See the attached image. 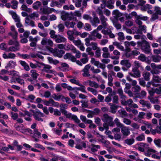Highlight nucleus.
<instances>
[{"label":"nucleus","instance_id":"338daca9","mask_svg":"<svg viewBox=\"0 0 161 161\" xmlns=\"http://www.w3.org/2000/svg\"><path fill=\"white\" fill-rule=\"evenodd\" d=\"M138 59L142 62H144L146 60V57L143 54H141L138 57Z\"/></svg>","mask_w":161,"mask_h":161},{"label":"nucleus","instance_id":"473e14b6","mask_svg":"<svg viewBox=\"0 0 161 161\" xmlns=\"http://www.w3.org/2000/svg\"><path fill=\"white\" fill-rule=\"evenodd\" d=\"M135 142L134 139L133 138H127L124 141V143L130 146L133 144Z\"/></svg>","mask_w":161,"mask_h":161},{"label":"nucleus","instance_id":"e2e57ef3","mask_svg":"<svg viewBox=\"0 0 161 161\" xmlns=\"http://www.w3.org/2000/svg\"><path fill=\"white\" fill-rule=\"evenodd\" d=\"M69 14L67 13H64L62 14L61 18L63 20H65L69 18Z\"/></svg>","mask_w":161,"mask_h":161},{"label":"nucleus","instance_id":"39448f33","mask_svg":"<svg viewBox=\"0 0 161 161\" xmlns=\"http://www.w3.org/2000/svg\"><path fill=\"white\" fill-rule=\"evenodd\" d=\"M151 66L152 69L151 71V73L153 75L159 74L160 73V69H161V64L156 65L154 63L151 64Z\"/></svg>","mask_w":161,"mask_h":161},{"label":"nucleus","instance_id":"4be33fe9","mask_svg":"<svg viewBox=\"0 0 161 161\" xmlns=\"http://www.w3.org/2000/svg\"><path fill=\"white\" fill-rule=\"evenodd\" d=\"M120 64L122 66H124L128 68H130L131 65V63L128 60L124 59L121 61Z\"/></svg>","mask_w":161,"mask_h":161},{"label":"nucleus","instance_id":"20e7f679","mask_svg":"<svg viewBox=\"0 0 161 161\" xmlns=\"http://www.w3.org/2000/svg\"><path fill=\"white\" fill-rule=\"evenodd\" d=\"M32 112L33 114V115L34 119L39 121H43V119L41 118L42 117H44L45 116L44 114L39 110L36 109V110H32Z\"/></svg>","mask_w":161,"mask_h":161},{"label":"nucleus","instance_id":"a19ab883","mask_svg":"<svg viewBox=\"0 0 161 161\" xmlns=\"http://www.w3.org/2000/svg\"><path fill=\"white\" fill-rule=\"evenodd\" d=\"M16 63L15 61L11 60L7 64L6 68L7 67L13 68L16 65Z\"/></svg>","mask_w":161,"mask_h":161},{"label":"nucleus","instance_id":"72a5a7b5","mask_svg":"<svg viewBox=\"0 0 161 161\" xmlns=\"http://www.w3.org/2000/svg\"><path fill=\"white\" fill-rule=\"evenodd\" d=\"M65 25L67 28H74L75 25V23L74 22H69L66 21L65 22Z\"/></svg>","mask_w":161,"mask_h":161},{"label":"nucleus","instance_id":"c03bdc74","mask_svg":"<svg viewBox=\"0 0 161 161\" xmlns=\"http://www.w3.org/2000/svg\"><path fill=\"white\" fill-rule=\"evenodd\" d=\"M48 59L49 62L51 64H53L54 65H56L59 63L58 61L56 59H53L51 57H48Z\"/></svg>","mask_w":161,"mask_h":161},{"label":"nucleus","instance_id":"58836bf2","mask_svg":"<svg viewBox=\"0 0 161 161\" xmlns=\"http://www.w3.org/2000/svg\"><path fill=\"white\" fill-rule=\"evenodd\" d=\"M118 93L122 99L125 98L126 96L123 95V92L121 88H119L118 89Z\"/></svg>","mask_w":161,"mask_h":161},{"label":"nucleus","instance_id":"f257e3e1","mask_svg":"<svg viewBox=\"0 0 161 161\" xmlns=\"http://www.w3.org/2000/svg\"><path fill=\"white\" fill-rule=\"evenodd\" d=\"M97 13L99 15V19L101 24L104 28L108 27V24L107 23L108 19L103 15L104 14L106 16H109L111 14L110 11L108 9L105 8L103 6V4H101L100 6L98 7L96 10Z\"/></svg>","mask_w":161,"mask_h":161},{"label":"nucleus","instance_id":"f704fd0d","mask_svg":"<svg viewBox=\"0 0 161 161\" xmlns=\"http://www.w3.org/2000/svg\"><path fill=\"white\" fill-rule=\"evenodd\" d=\"M29 40L31 42L36 43L37 42L40 40V38L38 36H36L35 37L33 38L31 36H29Z\"/></svg>","mask_w":161,"mask_h":161},{"label":"nucleus","instance_id":"ea45409f","mask_svg":"<svg viewBox=\"0 0 161 161\" xmlns=\"http://www.w3.org/2000/svg\"><path fill=\"white\" fill-rule=\"evenodd\" d=\"M76 79V78L75 77L72 79H69V80L72 84H75L77 85H80V81L78 80H77Z\"/></svg>","mask_w":161,"mask_h":161},{"label":"nucleus","instance_id":"a211bd4d","mask_svg":"<svg viewBox=\"0 0 161 161\" xmlns=\"http://www.w3.org/2000/svg\"><path fill=\"white\" fill-rule=\"evenodd\" d=\"M121 128V132L124 136L127 137L130 134V131L128 127L124 125Z\"/></svg>","mask_w":161,"mask_h":161},{"label":"nucleus","instance_id":"412c9836","mask_svg":"<svg viewBox=\"0 0 161 161\" xmlns=\"http://www.w3.org/2000/svg\"><path fill=\"white\" fill-rule=\"evenodd\" d=\"M90 22L93 26L96 27L97 24L100 23L99 18L96 16L94 17L93 19L92 18Z\"/></svg>","mask_w":161,"mask_h":161},{"label":"nucleus","instance_id":"a878e982","mask_svg":"<svg viewBox=\"0 0 161 161\" xmlns=\"http://www.w3.org/2000/svg\"><path fill=\"white\" fill-rule=\"evenodd\" d=\"M152 61L155 63L159 62L161 60V56L158 55H152L151 56Z\"/></svg>","mask_w":161,"mask_h":161},{"label":"nucleus","instance_id":"393cba45","mask_svg":"<svg viewBox=\"0 0 161 161\" xmlns=\"http://www.w3.org/2000/svg\"><path fill=\"white\" fill-rule=\"evenodd\" d=\"M118 113L122 118H125L128 116V114L124 109H121L119 110Z\"/></svg>","mask_w":161,"mask_h":161},{"label":"nucleus","instance_id":"de8ad7c7","mask_svg":"<svg viewBox=\"0 0 161 161\" xmlns=\"http://www.w3.org/2000/svg\"><path fill=\"white\" fill-rule=\"evenodd\" d=\"M154 142L155 145L158 147H161V139H155L154 140Z\"/></svg>","mask_w":161,"mask_h":161},{"label":"nucleus","instance_id":"5701e85b","mask_svg":"<svg viewBox=\"0 0 161 161\" xmlns=\"http://www.w3.org/2000/svg\"><path fill=\"white\" fill-rule=\"evenodd\" d=\"M3 57L5 59L10 58L14 59L16 57L15 54L12 53H9L8 54L4 53L3 55Z\"/></svg>","mask_w":161,"mask_h":161},{"label":"nucleus","instance_id":"f03ea898","mask_svg":"<svg viewBox=\"0 0 161 161\" xmlns=\"http://www.w3.org/2000/svg\"><path fill=\"white\" fill-rule=\"evenodd\" d=\"M60 111L61 113L64 114L67 119H71L76 123H79L80 121L76 115L72 114L71 113L68 112L65 109L68 108V105L64 104H61L60 106Z\"/></svg>","mask_w":161,"mask_h":161},{"label":"nucleus","instance_id":"9b49d317","mask_svg":"<svg viewBox=\"0 0 161 161\" xmlns=\"http://www.w3.org/2000/svg\"><path fill=\"white\" fill-rule=\"evenodd\" d=\"M20 49V45L19 43L16 42V45L14 46H12L7 48L6 49V51L7 52H15L19 50Z\"/></svg>","mask_w":161,"mask_h":161},{"label":"nucleus","instance_id":"5fc2aeb1","mask_svg":"<svg viewBox=\"0 0 161 161\" xmlns=\"http://www.w3.org/2000/svg\"><path fill=\"white\" fill-rule=\"evenodd\" d=\"M41 3L39 1H36L32 5V7L35 9H37L41 6Z\"/></svg>","mask_w":161,"mask_h":161},{"label":"nucleus","instance_id":"aec40b11","mask_svg":"<svg viewBox=\"0 0 161 161\" xmlns=\"http://www.w3.org/2000/svg\"><path fill=\"white\" fill-rule=\"evenodd\" d=\"M64 59H68L73 62H75L76 61V58L71 53H67L64 56Z\"/></svg>","mask_w":161,"mask_h":161},{"label":"nucleus","instance_id":"c756f323","mask_svg":"<svg viewBox=\"0 0 161 161\" xmlns=\"http://www.w3.org/2000/svg\"><path fill=\"white\" fill-rule=\"evenodd\" d=\"M9 13L12 16L13 19L15 21H19V18L18 16L16 13L12 11H9Z\"/></svg>","mask_w":161,"mask_h":161},{"label":"nucleus","instance_id":"49530a36","mask_svg":"<svg viewBox=\"0 0 161 161\" xmlns=\"http://www.w3.org/2000/svg\"><path fill=\"white\" fill-rule=\"evenodd\" d=\"M119 106L115 104L111 105L110 107L111 112L113 114H114L116 112V110L118 108Z\"/></svg>","mask_w":161,"mask_h":161},{"label":"nucleus","instance_id":"a18cd8bd","mask_svg":"<svg viewBox=\"0 0 161 161\" xmlns=\"http://www.w3.org/2000/svg\"><path fill=\"white\" fill-rule=\"evenodd\" d=\"M118 37V39L119 41H122L125 39L124 35L123 32H120L117 33Z\"/></svg>","mask_w":161,"mask_h":161},{"label":"nucleus","instance_id":"bf43d9fd","mask_svg":"<svg viewBox=\"0 0 161 161\" xmlns=\"http://www.w3.org/2000/svg\"><path fill=\"white\" fill-rule=\"evenodd\" d=\"M86 51L88 53V55H90L91 57H92L94 55V53L92 50V49L90 47H88L86 49Z\"/></svg>","mask_w":161,"mask_h":161},{"label":"nucleus","instance_id":"2eb2a0df","mask_svg":"<svg viewBox=\"0 0 161 161\" xmlns=\"http://www.w3.org/2000/svg\"><path fill=\"white\" fill-rule=\"evenodd\" d=\"M54 40L57 43H64L66 42L67 41L66 38L60 35H57Z\"/></svg>","mask_w":161,"mask_h":161},{"label":"nucleus","instance_id":"cd10ccee","mask_svg":"<svg viewBox=\"0 0 161 161\" xmlns=\"http://www.w3.org/2000/svg\"><path fill=\"white\" fill-rule=\"evenodd\" d=\"M53 98L56 100L59 101L61 99L62 101H64V96L62 95H58L54 94L53 95Z\"/></svg>","mask_w":161,"mask_h":161},{"label":"nucleus","instance_id":"423d86ee","mask_svg":"<svg viewBox=\"0 0 161 161\" xmlns=\"http://www.w3.org/2000/svg\"><path fill=\"white\" fill-rule=\"evenodd\" d=\"M113 119L112 118L106 114H103V118L102 119L103 122L108 123L109 125L111 126H113L114 125V123L113 121Z\"/></svg>","mask_w":161,"mask_h":161},{"label":"nucleus","instance_id":"ddd939ff","mask_svg":"<svg viewBox=\"0 0 161 161\" xmlns=\"http://www.w3.org/2000/svg\"><path fill=\"white\" fill-rule=\"evenodd\" d=\"M44 66L42 69V71L48 73H53L55 71L54 70L51 69L52 68L50 65L42 64Z\"/></svg>","mask_w":161,"mask_h":161},{"label":"nucleus","instance_id":"37998d69","mask_svg":"<svg viewBox=\"0 0 161 161\" xmlns=\"http://www.w3.org/2000/svg\"><path fill=\"white\" fill-rule=\"evenodd\" d=\"M114 122L116 124V126L118 127H122L124 125L123 124L120 122L119 120L117 118L115 119L114 120Z\"/></svg>","mask_w":161,"mask_h":161},{"label":"nucleus","instance_id":"0eeeda50","mask_svg":"<svg viewBox=\"0 0 161 161\" xmlns=\"http://www.w3.org/2000/svg\"><path fill=\"white\" fill-rule=\"evenodd\" d=\"M91 63L92 64L96 66L97 68H100L102 69L103 70H104L106 68L105 64L100 63L98 61L96 60L95 59L93 58H91Z\"/></svg>","mask_w":161,"mask_h":161},{"label":"nucleus","instance_id":"b1692460","mask_svg":"<svg viewBox=\"0 0 161 161\" xmlns=\"http://www.w3.org/2000/svg\"><path fill=\"white\" fill-rule=\"evenodd\" d=\"M39 15L38 13L36 12H34L32 13L29 14L28 16L31 19L34 20H38L39 19Z\"/></svg>","mask_w":161,"mask_h":161},{"label":"nucleus","instance_id":"680f3d73","mask_svg":"<svg viewBox=\"0 0 161 161\" xmlns=\"http://www.w3.org/2000/svg\"><path fill=\"white\" fill-rule=\"evenodd\" d=\"M40 11L41 14H48L47 8H41Z\"/></svg>","mask_w":161,"mask_h":161},{"label":"nucleus","instance_id":"e433bc0d","mask_svg":"<svg viewBox=\"0 0 161 161\" xmlns=\"http://www.w3.org/2000/svg\"><path fill=\"white\" fill-rule=\"evenodd\" d=\"M92 40L93 39L92 38L91 36H90L89 38H86L85 39V45L87 47L91 46V42H90V41Z\"/></svg>","mask_w":161,"mask_h":161},{"label":"nucleus","instance_id":"c9c22d12","mask_svg":"<svg viewBox=\"0 0 161 161\" xmlns=\"http://www.w3.org/2000/svg\"><path fill=\"white\" fill-rule=\"evenodd\" d=\"M91 146L92 147L91 148V151L92 152H97V149H99L100 148L99 145H94L93 144H91Z\"/></svg>","mask_w":161,"mask_h":161},{"label":"nucleus","instance_id":"4c0bfd02","mask_svg":"<svg viewBox=\"0 0 161 161\" xmlns=\"http://www.w3.org/2000/svg\"><path fill=\"white\" fill-rule=\"evenodd\" d=\"M113 44L114 45L116 46L120 50L123 51L124 49V47L121 46L120 44L117 42H113Z\"/></svg>","mask_w":161,"mask_h":161},{"label":"nucleus","instance_id":"9d476101","mask_svg":"<svg viewBox=\"0 0 161 161\" xmlns=\"http://www.w3.org/2000/svg\"><path fill=\"white\" fill-rule=\"evenodd\" d=\"M148 17L147 16H143L142 15H138L136 17V23L140 26L142 25V22L141 20H143L144 21H146L148 19Z\"/></svg>","mask_w":161,"mask_h":161},{"label":"nucleus","instance_id":"7ed1b4c3","mask_svg":"<svg viewBox=\"0 0 161 161\" xmlns=\"http://www.w3.org/2000/svg\"><path fill=\"white\" fill-rule=\"evenodd\" d=\"M139 45L142 46L141 49L142 51L147 54H149L151 52V49L148 42L144 40L142 42H138Z\"/></svg>","mask_w":161,"mask_h":161},{"label":"nucleus","instance_id":"bb28decb","mask_svg":"<svg viewBox=\"0 0 161 161\" xmlns=\"http://www.w3.org/2000/svg\"><path fill=\"white\" fill-rule=\"evenodd\" d=\"M66 46L65 49L67 50H71L72 52H75L76 48L71 44H67Z\"/></svg>","mask_w":161,"mask_h":161},{"label":"nucleus","instance_id":"c85d7f7f","mask_svg":"<svg viewBox=\"0 0 161 161\" xmlns=\"http://www.w3.org/2000/svg\"><path fill=\"white\" fill-rule=\"evenodd\" d=\"M19 62L21 65L23 67L24 69L26 71H29L30 70V67L28 64L25 61H20Z\"/></svg>","mask_w":161,"mask_h":161},{"label":"nucleus","instance_id":"13d9d810","mask_svg":"<svg viewBox=\"0 0 161 161\" xmlns=\"http://www.w3.org/2000/svg\"><path fill=\"white\" fill-rule=\"evenodd\" d=\"M146 92L144 91H142L141 92L138 94L137 97L140 98H142L145 97Z\"/></svg>","mask_w":161,"mask_h":161},{"label":"nucleus","instance_id":"69168bd1","mask_svg":"<svg viewBox=\"0 0 161 161\" xmlns=\"http://www.w3.org/2000/svg\"><path fill=\"white\" fill-rule=\"evenodd\" d=\"M100 110L99 109L96 108L94 109L93 111H92L91 113L93 115H97L100 112Z\"/></svg>","mask_w":161,"mask_h":161},{"label":"nucleus","instance_id":"864d4df0","mask_svg":"<svg viewBox=\"0 0 161 161\" xmlns=\"http://www.w3.org/2000/svg\"><path fill=\"white\" fill-rule=\"evenodd\" d=\"M132 91L135 93H137L141 90V87L138 85H136L132 88Z\"/></svg>","mask_w":161,"mask_h":161},{"label":"nucleus","instance_id":"603ef678","mask_svg":"<svg viewBox=\"0 0 161 161\" xmlns=\"http://www.w3.org/2000/svg\"><path fill=\"white\" fill-rule=\"evenodd\" d=\"M82 0H72L73 2L75 3V6L78 8L81 6V3Z\"/></svg>","mask_w":161,"mask_h":161},{"label":"nucleus","instance_id":"4d7b16f0","mask_svg":"<svg viewBox=\"0 0 161 161\" xmlns=\"http://www.w3.org/2000/svg\"><path fill=\"white\" fill-rule=\"evenodd\" d=\"M91 46H92V48H91L93 50H97V49L99 48L98 47L97 43L96 42H91Z\"/></svg>","mask_w":161,"mask_h":161},{"label":"nucleus","instance_id":"6e6552de","mask_svg":"<svg viewBox=\"0 0 161 161\" xmlns=\"http://www.w3.org/2000/svg\"><path fill=\"white\" fill-rule=\"evenodd\" d=\"M152 85L155 87H157L160 85L159 84H156L155 83H161V78L159 76L157 75H153L152 79Z\"/></svg>","mask_w":161,"mask_h":161},{"label":"nucleus","instance_id":"1a4fd4ad","mask_svg":"<svg viewBox=\"0 0 161 161\" xmlns=\"http://www.w3.org/2000/svg\"><path fill=\"white\" fill-rule=\"evenodd\" d=\"M41 44L43 46L46 47L48 46L52 47L53 45V42L50 39H47V38H43L41 41Z\"/></svg>","mask_w":161,"mask_h":161},{"label":"nucleus","instance_id":"3c124183","mask_svg":"<svg viewBox=\"0 0 161 161\" xmlns=\"http://www.w3.org/2000/svg\"><path fill=\"white\" fill-rule=\"evenodd\" d=\"M31 76L33 78L36 79L39 74L36 73V71L35 69L31 70Z\"/></svg>","mask_w":161,"mask_h":161},{"label":"nucleus","instance_id":"8fccbe9b","mask_svg":"<svg viewBox=\"0 0 161 161\" xmlns=\"http://www.w3.org/2000/svg\"><path fill=\"white\" fill-rule=\"evenodd\" d=\"M35 98V96L32 94H31L27 97L26 99L31 102H33Z\"/></svg>","mask_w":161,"mask_h":161},{"label":"nucleus","instance_id":"f8f14e48","mask_svg":"<svg viewBox=\"0 0 161 161\" xmlns=\"http://www.w3.org/2000/svg\"><path fill=\"white\" fill-rule=\"evenodd\" d=\"M132 72L129 73V74L131 76L136 78H138L141 77V74L138 69H132Z\"/></svg>","mask_w":161,"mask_h":161},{"label":"nucleus","instance_id":"79ce46f5","mask_svg":"<svg viewBox=\"0 0 161 161\" xmlns=\"http://www.w3.org/2000/svg\"><path fill=\"white\" fill-rule=\"evenodd\" d=\"M133 65L134 67L132 69H138V68L141 66V64L138 61H135L133 63Z\"/></svg>","mask_w":161,"mask_h":161},{"label":"nucleus","instance_id":"4468645a","mask_svg":"<svg viewBox=\"0 0 161 161\" xmlns=\"http://www.w3.org/2000/svg\"><path fill=\"white\" fill-rule=\"evenodd\" d=\"M91 68V65L90 64L86 65L84 69L82 70L83 72L82 75L84 77H89L91 76V75L89 73V70Z\"/></svg>","mask_w":161,"mask_h":161},{"label":"nucleus","instance_id":"f3484780","mask_svg":"<svg viewBox=\"0 0 161 161\" xmlns=\"http://www.w3.org/2000/svg\"><path fill=\"white\" fill-rule=\"evenodd\" d=\"M53 53L54 56L61 58L64 53V52L63 50H59L57 48H55L53 50Z\"/></svg>","mask_w":161,"mask_h":161},{"label":"nucleus","instance_id":"6ab92c4d","mask_svg":"<svg viewBox=\"0 0 161 161\" xmlns=\"http://www.w3.org/2000/svg\"><path fill=\"white\" fill-rule=\"evenodd\" d=\"M25 25L26 26H30L32 27L35 26V22L30 19L28 17L25 18Z\"/></svg>","mask_w":161,"mask_h":161},{"label":"nucleus","instance_id":"774afa93","mask_svg":"<svg viewBox=\"0 0 161 161\" xmlns=\"http://www.w3.org/2000/svg\"><path fill=\"white\" fill-rule=\"evenodd\" d=\"M154 11L157 14L161 15V9L159 7L156 6L155 7Z\"/></svg>","mask_w":161,"mask_h":161},{"label":"nucleus","instance_id":"052dcab7","mask_svg":"<svg viewBox=\"0 0 161 161\" xmlns=\"http://www.w3.org/2000/svg\"><path fill=\"white\" fill-rule=\"evenodd\" d=\"M51 155L53 158L50 160V161H58V155L53 153H51Z\"/></svg>","mask_w":161,"mask_h":161},{"label":"nucleus","instance_id":"6e6d98bb","mask_svg":"<svg viewBox=\"0 0 161 161\" xmlns=\"http://www.w3.org/2000/svg\"><path fill=\"white\" fill-rule=\"evenodd\" d=\"M18 34V33L17 31L11 32L9 33V35L11 36L14 39L16 40L17 38Z\"/></svg>","mask_w":161,"mask_h":161},{"label":"nucleus","instance_id":"09e8293b","mask_svg":"<svg viewBox=\"0 0 161 161\" xmlns=\"http://www.w3.org/2000/svg\"><path fill=\"white\" fill-rule=\"evenodd\" d=\"M148 98L150 100V102L152 103H155L158 102V98L156 97H148Z\"/></svg>","mask_w":161,"mask_h":161},{"label":"nucleus","instance_id":"2f4dec72","mask_svg":"<svg viewBox=\"0 0 161 161\" xmlns=\"http://www.w3.org/2000/svg\"><path fill=\"white\" fill-rule=\"evenodd\" d=\"M150 73L148 72H144L142 74V76L144 80L146 81H148L150 80Z\"/></svg>","mask_w":161,"mask_h":161},{"label":"nucleus","instance_id":"7c9ffc66","mask_svg":"<svg viewBox=\"0 0 161 161\" xmlns=\"http://www.w3.org/2000/svg\"><path fill=\"white\" fill-rule=\"evenodd\" d=\"M87 81L89 83V86L92 87H94L95 88H97L99 87L98 84L94 81L89 80H88Z\"/></svg>","mask_w":161,"mask_h":161},{"label":"nucleus","instance_id":"dca6fc26","mask_svg":"<svg viewBox=\"0 0 161 161\" xmlns=\"http://www.w3.org/2000/svg\"><path fill=\"white\" fill-rule=\"evenodd\" d=\"M44 104L47 106H56L58 105V103L55 102L53 99H50L48 101H45Z\"/></svg>","mask_w":161,"mask_h":161},{"label":"nucleus","instance_id":"0e129e2a","mask_svg":"<svg viewBox=\"0 0 161 161\" xmlns=\"http://www.w3.org/2000/svg\"><path fill=\"white\" fill-rule=\"evenodd\" d=\"M11 3L13 4L11 6V8L14 9L17 8L18 4V2L16 1L13 0L11 1Z\"/></svg>","mask_w":161,"mask_h":161}]
</instances>
